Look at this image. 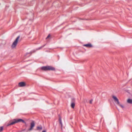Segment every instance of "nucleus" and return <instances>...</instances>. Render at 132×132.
Wrapping results in <instances>:
<instances>
[{"instance_id": "nucleus-1", "label": "nucleus", "mask_w": 132, "mask_h": 132, "mask_svg": "<svg viewBox=\"0 0 132 132\" xmlns=\"http://www.w3.org/2000/svg\"><path fill=\"white\" fill-rule=\"evenodd\" d=\"M18 122H22L24 123H26V122L22 119H14L10 120L9 122L7 124V126H9L11 125H12Z\"/></svg>"}, {"instance_id": "nucleus-2", "label": "nucleus", "mask_w": 132, "mask_h": 132, "mask_svg": "<svg viewBox=\"0 0 132 132\" xmlns=\"http://www.w3.org/2000/svg\"><path fill=\"white\" fill-rule=\"evenodd\" d=\"M41 69L42 70L45 71L50 70L55 71V68L50 66L42 67H41Z\"/></svg>"}, {"instance_id": "nucleus-3", "label": "nucleus", "mask_w": 132, "mask_h": 132, "mask_svg": "<svg viewBox=\"0 0 132 132\" xmlns=\"http://www.w3.org/2000/svg\"><path fill=\"white\" fill-rule=\"evenodd\" d=\"M20 36H18L16 39L15 40L14 42L11 46V47L12 48H14L16 46L17 44L18 39L20 38Z\"/></svg>"}, {"instance_id": "nucleus-4", "label": "nucleus", "mask_w": 132, "mask_h": 132, "mask_svg": "<svg viewBox=\"0 0 132 132\" xmlns=\"http://www.w3.org/2000/svg\"><path fill=\"white\" fill-rule=\"evenodd\" d=\"M35 126V123L34 122V121H32L30 123V127L29 129V130H31Z\"/></svg>"}, {"instance_id": "nucleus-5", "label": "nucleus", "mask_w": 132, "mask_h": 132, "mask_svg": "<svg viewBox=\"0 0 132 132\" xmlns=\"http://www.w3.org/2000/svg\"><path fill=\"white\" fill-rule=\"evenodd\" d=\"M18 85L20 87H23L26 85V84L24 82H20L19 83Z\"/></svg>"}, {"instance_id": "nucleus-6", "label": "nucleus", "mask_w": 132, "mask_h": 132, "mask_svg": "<svg viewBox=\"0 0 132 132\" xmlns=\"http://www.w3.org/2000/svg\"><path fill=\"white\" fill-rule=\"evenodd\" d=\"M75 101V99L74 98H72V102L71 104V106L72 108H74L75 105V103L73 102V101Z\"/></svg>"}, {"instance_id": "nucleus-7", "label": "nucleus", "mask_w": 132, "mask_h": 132, "mask_svg": "<svg viewBox=\"0 0 132 132\" xmlns=\"http://www.w3.org/2000/svg\"><path fill=\"white\" fill-rule=\"evenodd\" d=\"M83 46L88 48H90L93 47L92 45L90 43L87 44H84L83 45Z\"/></svg>"}, {"instance_id": "nucleus-8", "label": "nucleus", "mask_w": 132, "mask_h": 132, "mask_svg": "<svg viewBox=\"0 0 132 132\" xmlns=\"http://www.w3.org/2000/svg\"><path fill=\"white\" fill-rule=\"evenodd\" d=\"M113 98L115 100V101L117 102V104H119V101L118 99L117 98V97L115 96H113Z\"/></svg>"}, {"instance_id": "nucleus-9", "label": "nucleus", "mask_w": 132, "mask_h": 132, "mask_svg": "<svg viewBox=\"0 0 132 132\" xmlns=\"http://www.w3.org/2000/svg\"><path fill=\"white\" fill-rule=\"evenodd\" d=\"M127 102L128 103L130 104H132V100L130 98L128 99L127 101Z\"/></svg>"}, {"instance_id": "nucleus-10", "label": "nucleus", "mask_w": 132, "mask_h": 132, "mask_svg": "<svg viewBox=\"0 0 132 132\" xmlns=\"http://www.w3.org/2000/svg\"><path fill=\"white\" fill-rule=\"evenodd\" d=\"M59 121L60 122V123L61 125V127L62 128L63 126V125L62 124L61 119V118H59Z\"/></svg>"}, {"instance_id": "nucleus-11", "label": "nucleus", "mask_w": 132, "mask_h": 132, "mask_svg": "<svg viewBox=\"0 0 132 132\" xmlns=\"http://www.w3.org/2000/svg\"><path fill=\"white\" fill-rule=\"evenodd\" d=\"M37 129L38 130H41L42 129V127L41 126H37Z\"/></svg>"}, {"instance_id": "nucleus-12", "label": "nucleus", "mask_w": 132, "mask_h": 132, "mask_svg": "<svg viewBox=\"0 0 132 132\" xmlns=\"http://www.w3.org/2000/svg\"><path fill=\"white\" fill-rule=\"evenodd\" d=\"M46 45V44H45L44 45H43V46H41V47H40L37 48L36 49V50H39L41 48H42L43 47H44Z\"/></svg>"}, {"instance_id": "nucleus-13", "label": "nucleus", "mask_w": 132, "mask_h": 132, "mask_svg": "<svg viewBox=\"0 0 132 132\" xmlns=\"http://www.w3.org/2000/svg\"><path fill=\"white\" fill-rule=\"evenodd\" d=\"M3 126H1L0 127V132H2L3 130Z\"/></svg>"}, {"instance_id": "nucleus-14", "label": "nucleus", "mask_w": 132, "mask_h": 132, "mask_svg": "<svg viewBox=\"0 0 132 132\" xmlns=\"http://www.w3.org/2000/svg\"><path fill=\"white\" fill-rule=\"evenodd\" d=\"M119 105L120 106H121L122 108H123L124 107V106L122 104H120V102H119V104H117Z\"/></svg>"}, {"instance_id": "nucleus-15", "label": "nucleus", "mask_w": 132, "mask_h": 132, "mask_svg": "<svg viewBox=\"0 0 132 132\" xmlns=\"http://www.w3.org/2000/svg\"><path fill=\"white\" fill-rule=\"evenodd\" d=\"M93 101V100L92 99L90 100L89 101V103L90 104H92Z\"/></svg>"}, {"instance_id": "nucleus-16", "label": "nucleus", "mask_w": 132, "mask_h": 132, "mask_svg": "<svg viewBox=\"0 0 132 132\" xmlns=\"http://www.w3.org/2000/svg\"><path fill=\"white\" fill-rule=\"evenodd\" d=\"M36 51L35 50H34L32 51L31 52H30V53H31V54L32 53L35 52Z\"/></svg>"}, {"instance_id": "nucleus-17", "label": "nucleus", "mask_w": 132, "mask_h": 132, "mask_svg": "<svg viewBox=\"0 0 132 132\" xmlns=\"http://www.w3.org/2000/svg\"><path fill=\"white\" fill-rule=\"evenodd\" d=\"M50 37V34H49L47 36V37L46 38V39H47V38H48L49 37Z\"/></svg>"}, {"instance_id": "nucleus-18", "label": "nucleus", "mask_w": 132, "mask_h": 132, "mask_svg": "<svg viewBox=\"0 0 132 132\" xmlns=\"http://www.w3.org/2000/svg\"><path fill=\"white\" fill-rule=\"evenodd\" d=\"M42 132H46V131L45 130H44Z\"/></svg>"}]
</instances>
